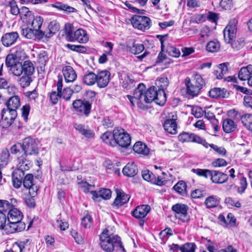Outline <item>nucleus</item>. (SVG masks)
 <instances>
[{
	"label": "nucleus",
	"mask_w": 252,
	"mask_h": 252,
	"mask_svg": "<svg viewBox=\"0 0 252 252\" xmlns=\"http://www.w3.org/2000/svg\"><path fill=\"white\" fill-rule=\"evenodd\" d=\"M74 32L73 27L70 24H66L64 27V33L69 41H73Z\"/></svg>",
	"instance_id": "nucleus-47"
},
{
	"label": "nucleus",
	"mask_w": 252,
	"mask_h": 252,
	"mask_svg": "<svg viewBox=\"0 0 252 252\" xmlns=\"http://www.w3.org/2000/svg\"><path fill=\"white\" fill-rule=\"evenodd\" d=\"M116 197L112 204V207L114 209H118L129 201L130 196L121 189H116Z\"/></svg>",
	"instance_id": "nucleus-13"
},
{
	"label": "nucleus",
	"mask_w": 252,
	"mask_h": 252,
	"mask_svg": "<svg viewBox=\"0 0 252 252\" xmlns=\"http://www.w3.org/2000/svg\"><path fill=\"white\" fill-rule=\"evenodd\" d=\"M122 171L125 176L134 177L138 173V169L134 163H128L123 168Z\"/></svg>",
	"instance_id": "nucleus-22"
},
{
	"label": "nucleus",
	"mask_w": 252,
	"mask_h": 252,
	"mask_svg": "<svg viewBox=\"0 0 252 252\" xmlns=\"http://www.w3.org/2000/svg\"><path fill=\"white\" fill-rule=\"evenodd\" d=\"M27 156L22 155L18 159L17 168L24 171L28 170L32 166L31 161L26 159Z\"/></svg>",
	"instance_id": "nucleus-27"
},
{
	"label": "nucleus",
	"mask_w": 252,
	"mask_h": 252,
	"mask_svg": "<svg viewBox=\"0 0 252 252\" xmlns=\"http://www.w3.org/2000/svg\"><path fill=\"white\" fill-rule=\"evenodd\" d=\"M196 246L193 243H187L181 246V252H195Z\"/></svg>",
	"instance_id": "nucleus-53"
},
{
	"label": "nucleus",
	"mask_w": 252,
	"mask_h": 252,
	"mask_svg": "<svg viewBox=\"0 0 252 252\" xmlns=\"http://www.w3.org/2000/svg\"><path fill=\"white\" fill-rule=\"evenodd\" d=\"M11 209V204L8 201L0 200V212H1L7 216L9 210Z\"/></svg>",
	"instance_id": "nucleus-49"
},
{
	"label": "nucleus",
	"mask_w": 252,
	"mask_h": 252,
	"mask_svg": "<svg viewBox=\"0 0 252 252\" xmlns=\"http://www.w3.org/2000/svg\"><path fill=\"white\" fill-rule=\"evenodd\" d=\"M62 72L67 83L73 82L77 78V74L71 66L67 65L63 67Z\"/></svg>",
	"instance_id": "nucleus-21"
},
{
	"label": "nucleus",
	"mask_w": 252,
	"mask_h": 252,
	"mask_svg": "<svg viewBox=\"0 0 252 252\" xmlns=\"http://www.w3.org/2000/svg\"><path fill=\"white\" fill-rule=\"evenodd\" d=\"M92 198L95 201H100L101 199L108 200L111 197L112 192L110 189L102 188L99 190L91 191Z\"/></svg>",
	"instance_id": "nucleus-16"
},
{
	"label": "nucleus",
	"mask_w": 252,
	"mask_h": 252,
	"mask_svg": "<svg viewBox=\"0 0 252 252\" xmlns=\"http://www.w3.org/2000/svg\"><path fill=\"white\" fill-rule=\"evenodd\" d=\"M151 209V206L149 205H139L135 208L131 214L136 219L141 220L146 217Z\"/></svg>",
	"instance_id": "nucleus-17"
},
{
	"label": "nucleus",
	"mask_w": 252,
	"mask_h": 252,
	"mask_svg": "<svg viewBox=\"0 0 252 252\" xmlns=\"http://www.w3.org/2000/svg\"><path fill=\"white\" fill-rule=\"evenodd\" d=\"M133 150L136 153L143 155H148L149 149L141 141L136 142L133 146Z\"/></svg>",
	"instance_id": "nucleus-28"
},
{
	"label": "nucleus",
	"mask_w": 252,
	"mask_h": 252,
	"mask_svg": "<svg viewBox=\"0 0 252 252\" xmlns=\"http://www.w3.org/2000/svg\"><path fill=\"white\" fill-rule=\"evenodd\" d=\"M19 37L16 32H7L1 37V41L5 47H10L17 41Z\"/></svg>",
	"instance_id": "nucleus-18"
},
{
	"label": "nucleus",
	"mask_w": 252,
	"mask_h": 252,
	"mask_svg": "<svg viewBox=\"0 0 252 252\" xmlns=\"http://www.w3.org/2000/svg\"><path fill=\"white\" fill-rule=\"evenodd\" d=\"M73 91L69 87L65 88L63 90L60 92L61 97L66 101H69L72 95ZM60 93V92H59Z\"/></svg>",
	"instance_id": "nucleus-48"
},
{
	"label": "nucleus",
	"mask_w": 252,
	"mask_h": 252,
	"mask_svg": "<svg viewBox=\"0 0 252 252\" xmlns=\"http://www.w3.org/2000/svg\"><path fill=\"white\" fill-rule=\"evenodd\" d=\"M23 184L24 188L29 189V194L36 195L38 187L33 183V176L32 174H28L24 177Z\"/></svg>",
	"instance_id": "nucleus-15"
},
{
	"label": "nucleus",
	"mask_w": 252,
	"mask_h": 252,
	"mask_svg": "<svg viewBox=\"0 0 252 252\" xmlns=\"http://www.w3.org/2000/svg\"><path fill=\"white\" fill-rule=\"evenodd\" d=\"M72 106L78 114L88 117L91 113L92 104L85 99H76L73 101Z\"/></svg>",
	"instance_id": "nucleus-7"
},
{
	"label": "nucleus",
	"mask_w": 252,
	"mask_h": 252,
	"mask_svg": "<svg viewBox=\"0 0 252 252\" xmlns=\"http://www.w3.org/2000/svg\"><path fill=\"white\" fill-rule=\"evenodd\" d=\"M52 6L60 10H63L66 13H70L72 12H75L77 10L67 4H64L61 2H56L52 4Z\"/></svg>",
	"instance_id": "nucleus-33"
},
{
	"label": "nucleus",
	"mask_w": 252,
	"mask_h": 252,
	"mask_svg": "<svg viewBox=\"0 0 252 252\" xmlns=\"http://www.w3.org/2000/svg\"><path fill=\"white\" fill-rule=\"evenodd\" d=\"M9 70L16 76H20L23 73L22 64L20 63H17L15 66L9 69Z\"/></svg>",
	"instance_id": "nucleus-61"
},
{
	"label": "nucleus",
	"mask_w": 252,
	"mask_h": 252,
	"mask_svg": "<svg viewBox=\"0 0 252 252\" xmlns=\"http://www.w3.org/2000/svg\"><path fill=\"white\" fill-rule=\"evenodd\" d=\"M169 80L165 76H161L158 80L156 81V85L158 86V90L165 91L164 90L167 88L169 85Z\"/></svg>",
	"instance_id": "nucleus-40"
},
{
	"label": "nucleus",
	"mask_w": 252,
	"mask_h": 252,
	"mask_svg": "<svg viewBox=\"0 0 252 252\" xmlns=\"http://www.w3.org/2000/svg\"><path fill=\"white\" fill-rule=\"evenodd\" d=\"M65 46L69 49L78 53H84L87 51L86 48L82 45H76L67 44Z\"/></svg>",
	"instance_id": "nucleus-50"
},
{
	"label": "nucleus",
	"mask_w": 252,
	"mask_h": 252,
	"mask_svg": "<svg viewBox=\"0 0 252 252\" xmlns=\"http://www.w3.org/2000/svg\"><path fill=\"white\" fill-rule=\"evenodd\" d=\"M206 20V14H196L192 18L193 23L200 24Z\"/></svg>",
	"instance_id": "nucleus-62"
},
{
	"label": "nucleus",
	"mask_w": 252,
	"mask_h": 252,
	"mask_svg": "<svg viewBox=\"0 0 252 252\" xmlns=\"http://www.w3.org/2000/svg\"><path fill=\"white\" fill-rule=\"evenodd\" d=\"M166 51L169 56L175 58H178L181 55L180 50L172 46H168Z\"/></svg>",
	"instance_id": "nucleus-55"
},
{
	"label": "nucleus",
	"mask_w": 252,
	"mask_h": 252,
	"mask_svg": "<svg viewBox=\"0 0 252 252\" xmlns=\"http://www.w3.org/2000/svg\"><path fill=\"white\" fill-rule=\"evenodd\" d=\"M31 110V106L29 104H26L24 105L21 108L22 117L24 119L25 123H27L28 120V116L29 115L30 111Z\"/></svg>",
	"instance_id": "nucleus-57"
},
{
	"label": "nucleus",
	"mask_w": 252,
	"mask_h": 252,
	"mask_svg": "<svg viewBox=\"0 0 252 252\" xmlns=\"http://www.w3.org/2000/svg\"><path fill=\"white\" fill-rule=\"evenodd\" d=\"M219 202V200L215 196H211L206 199L205 204L207 208H212L216 207Z\"/></svg>",
	"instance_id": "nucleus-46"
},
{
	"label": "nucleus",
	"mask_w": 252,
	"mask_h": 252,
	"mask_svg": "<svg viewBox=\"0 0 252 252\" xmlns=\"http://www.w3.org/2000/svg\"><path fill=\"white\" fill-rule=\"evenodd\" d=\"M10 152L12 154H14L17 156V160L19 159V158H21L24 153L23 144L21 143L14 144L11 147Z\"/></svg>",
	"instance_id": "nucleus-37"
},
{
	"label": "nucleus",
	"mask_w": 252,
	"mask_h": 252,
	"mask_svg": "<svg viewBox=\"0 0 252 252\" xmlns=\"http://www.w3.org/2000/svg\"><path fill=\"white\" fill-rule=\"evenodd\" d=\"M1 120L0 121L2 128H7L14 123L17 116V111L8 110L3 108L1 113Z\"/></svg>",
	"instance_id": "nucleus-11"
},
{
	"label": "nucleus",
	"mask_w": 252,
	"mask_h": 252,
	"mask_svg": "<svg viewBox=\"0 0 252 252\" xmlns=\"http://www.w3.org/2000/svg\"><path fill=\"white\" fill-rule=\"evenodd\" d=\"M110 73L107 70H102L96 74V83L100 88L106 87L110 81Z\"/></svg>",
	"instance_id": "nucleus-19"
},
{
	"label": "nucleus",
	"mask_w": 252,
	"mask_h": 252,
	"mask_svg": "<svg viewBox=\"0 0 252 252\" xmlns=\"http://www.w3.org/2000/svg\"><path fill=\"white\" fill-rule=\"evenodd\" d=\"M241 121L245 126L252 131V114H246L241 116Z\"/></svg>",
	"instance_id": "nucleus-39"
},
{
	"label": "nucleus",
	"mask_w": 252,
	"mask_h": 252,
	"mask_svg": "<svg viewBox=\"0 0 252 252\" xmlns=\"http://www.w3.org/2000/svg\"><path fill=\"white\" fill-rule=\"evenodd\" d=\"M6 109L17 111V109L20 106V99L19 96L18 95L11 96L6 102Z\"/></svg>",
	"instance_id": "nucleus-25"
},
{
	"label": "nucleus",
	"mask_w": 252,
	"mask_h": 252,
	"mask_svg": "<svg viewBox=\"0 0 252 252\" xmlns=\"http://www.w3.org/2000/svg\"><path fill=\"white\" fill-rule=\"evenodd\" d=\"M185 84L187 97L192 98L198 95L201 89L205 85V82L200 74H196L191 79L189 77L186 78Z\"/></svg>",
	"instance_id": "nucleus-5"
},
{
	"label": "nucleus",
	"mask_w": 252,
	"mask_h": 252,
	"mask_svg": "<svg viewBox=\"0 0 252 252\" xmlns=\"http://www.w3.org/2000/svg\"><path fill=\"white\" fill-rule=\"evenodd\" d=\"M74 127L82 135L87 139H94L95 137L94 131L91 129L89 126L82 124H75Z\"/></svg>",
	"instance_id": "nucleus-20"
},
{
	"label": "nucleus",
	"mask_w": 252,
	"mask_h": 252,
	"mask_svg": "<svg viewBox=\"0 0 252 252\" xmlns=\"http://www.w3.org/2000/svg\"><path fill=\"white\" fill-rule=\"evenodd\" d=\"M7 225L11 233L21 232L25 230L26 223L23 221L24 215L21 211L16 208H11L7 213Z\"/></svg>",
	"instance_id": "nucleus-4"
},
{
	"label": "nucleus",
	"mask_w": 252,
	"mask_h": 252,
	"mask_svg": "<svg viewBox=\"0 0 252 252\" xmlns=\"http://www.w3.org/2000/svg\"><path fill=\"white\" fill-rule=\"evenodd\" d=\"M173 189L179 194L184 196H187V185L184 181H180L176 184Z\"/></svg>",
	"instance_id": "nucleus-34"
},
{
	"label": "nucleus",
	"mask_w": 252,
	"mask_h": 252,
	"mask_svg": "<svg viewBox=\"0 0 252 252\" xmlns=\"http://www.w3.org/2000/svg\"><path fill=\"white\" fill-rule=\"evenodd\" d=\"M73 41L77 40L80 43H86L89 40V37L86 32L83 29L77 30L73 34Z\"/></svg>",
	"instance_id": "nucleus-26"
},
{
	"label": "nucleus",
	"mask_w": 252,
	"mask_h": 252,
	"mask_svg": "<svg viewBox=\"0 0 252 252\" xmlns=\"http://www.w3.org/2000/svg\"><path fill=\"white\" fill-rule=\"evenodd\" d=\"M205 116L211 121L215 132H217L219 129V120L216 119L214 114L210 112H205Z\"/></svg>",
	"instance_id": "nucleus-41"
},
{
	"label": "nucleus",
	"mask_w": 252,
	"mask_h": 252,
	"mask_svg": "<svg viewBox=\"0 0 252 252\" xmlns=\"http://www.w3.org/2000/svg\"><path fill=\"white\" fill-rule=\"evenodd\" d=\"M141 175L145 181L151 182L152 184L153 182H155V175L148 169L142 170Z\"/></svg>",
	"instance_id": "nucleus-43"
},
{
	"label": "nucleus",
	"mask_w": 252,
	"mask_h": 252,
	"mask_svg": "<svg viewBox=\"0 0 252 252\" xmlns=\"http://www.w3.org/2000/svg\"><path fill=\"white\" fill-rule=\"evenodd\" d=\"M206 20L207 19L212 23L216 24L219 19V16L215 12L209 11L206 13Z\"/></svg>",
	"instance_id": "nucleus-63"
},
{
	"label": "nucleus",
	"mask_w": 252,
	"mask_h": 252,
	"mask_svg": "<svg viewBox=\"0 0 252 252\" xmlns=\"http://www.w3.org/2000/svg\"><path fill=\"white\" fill-rule=\"evenodd\" d=\"M19 62L17 61V57L14 54H9L7 56L5 59V64L6 66L10 69L12 66L17 64V63Z\"/></svg>",
	"instance_id": "nucleus-44"
},
{
	"label": "nucleus",
	"mask_w": 252,
	"mask_h": 252,
	"mask_svg": "<svg viewBox=\"0 0 252 252\" xmlns=\"http://www.w3.org/2000/svg\"><path fill=\"white\" fill-rule=\"evenodd\" d=\"M144 50V46L142 44H134L132 47H129V51L133 54H138Z\"/></svg>",
	"instance_id": "nucleus-59"
},
{
	"label": "nucleus",
	"mask_w": 252,
	"mask_h": 252,
	"mask_svg": "<svg viewBox=\"0 0 252 252\" xmlns=\"http://www.w3.org/2000/svg\"><path fill=\"white\" fill-rule=\"evenodd\" d=\"M60 29L59 24L55 20L50 22L46 31V37L49 38L58 32Z\"/></svg>",
	"instance_id": "nucleus-30"
},
{
	"label": "nucleus",
	"mask_w": 252,
	"mask_h": 252,
	"mask_svg": "<svg viewBox=\"0 0 252 252\" xmlns=\"http://www.w3.org/2000/svg\"><path fill=\"white\" fill-rule=\"evenodd\" d=\"M99 245L106 252H126L120 236L111 233L107 229H104L99 235Z\"/></svg>",
	"instance_id": "nucleus-2"
},
{
	"label": "nucleus",
	"mask_w": 252,
	"mask_h": 252,
	"mask_svg": "<svg viewBox=\"0 0 252 252\" xmlns=\"http://www.w3.org/2000/svg\"><path fill=\"white\" fill-rule=\"evenodd\" d=\"M189 207L187 205L177 203L172 206V210L174 212L175 217L183 222L189 220L188 216Z\"/></svg>",
	"instance_id": "nucleus-12"
},
{
	"label": "nucleus",
	"mask_w": 252,
	"mask_h": 252,
	"mask_svg": "<svg viewBox=\"0 0 252 252\" xmlns=\"http://www.w3.org/2000/svg\"><path fill=\"white\" fill-rule=\"evenodd\" d=\"M23 73L24 75L32 76L35 71L33 63L29 60L26 61L22 64Z\"/></svg>",
	"instance_id": "nucleus-32"
},
{
	"label": "nucleus",
	"mask_w": 252,
	"mask_h": 252,
	"mask_svg": "<svg viewBox=\"0 0 252 252\" xmlns=\"http://www.w3.org/2000/svg\"><path fill=\"white\" fill-rule=\"evenodd\" d=\"M198 135L190 132H183L178 136V139L180 141L184 142H194L196 143Z\"/></svg>",
	"instance_id": "nucleus-23"
},
{
	"label": "nucleus",
	"mask_w": 252,
	"mask_h": 252,
	"mask_svg": "<svg viewBox=\"0 0 252 252\" xmlns=\"http://www.w3.org/2000/svg\"><path fill=\"white\" fill-rule=\"evenodd\" d=\"M126 96L130 101L132 106H134L135 101H136L138 108L142 110H145L147 108V106L143 103V101H141L140 99L137 98L135 97L134 92H133V96L127 95Z\"/></svg>",
	"instance_id": "nucleus-38"
},
{
	"label": "nucleus",
	"mask_w": 252,
	"mask_h": 252,
	"mask_svg": "<svg viewBox=\"0 0 252 252\" xmlns=\"http://www.w3.org/2000/svg\"><path fill=\"white\" fill-rule=\"evenodd\" d=\"M145 86L143 83L139 84L134 90L135 97L143 101V103H150L154 101L156 104L163 106L166 101L165 91L158 90L155 86L150 87L145 92Z\"/></svg>",
	"instance_id": "nucleus-1"
},
{
	"label": "nucleus",
	"mask_w": 252,
	"mask_h": 252,
	"mask_svg": "<svg viewBox=\"0 0 252 252\" xmlns=\"http://www.w3.org/2000/svg\"><path fill=\"white\" fill-rule=\"evenodd\" d=\"M8 5L10 7V12L13 15H17L20 12L19 8L14 0H8Z\"/></svg>",
	"instance_id": "nucleus-52"
},
{
	"label": "nucleus",
	"mask_w": 252,
	"mask_h": 252,
	"mask_svg": "<svg viewBox=\"0 0 252 252\" xmlns=\"http://www.w3.org/2000/svg\"><path fill=\"white\" fill-rule=\"evenodd\" d=\"M96 75L92 71L86 72L83 78V82L87 85H93L96 82Z\"/></svg>",
	"instance_id": "nucleus-31"
},
{
	"label": "nucleus",
	"mask_w": 252,
	"mask_h": 252,
	"mask_svg": "<svg viewBox=\"0 0 252 252\" xmlns=\"http://www.w3.org/2000/svg\"><path fill=\"white\" fill-rule=\"evenodd\" d=\"M24 153L23 155L36 156L39 153L38 141L31 137L25 138L22 143Z\"/></svg>",
	"instance_id": "nucleus-6"
},
{
	"label": "nucleus",
	"mask_w": 252,
	"mask_h": 252,
	"mask_svg": "<svg viewBox=\"0 0 252 252\" xmlns=\"http://www.w3.org/2000/svg\"><path fill=\"white\" fill-rule=\"evenodd\" d=\"M43 22V18L40 16L35 17L32 23V29H40Z\"/></svg>",
	"instance_id": "nucleus-60"
},
{
	"label": "nucleus",
	"mask_w": 252,
	"mask_h": 252,
	"mask_svg": "<svg viewBox=\"0 0 252 252\" xmlns=\"http://www.w3.org/2000/svg\"><path fill=\"white\" fill-rule=\"evenodd\" d=\"M173 235V230L170 227H166L159 234V237L162 240H166L169 236Z\"/></svg>",
	"instance_id": "nucleus-56"
},
{
	"label": "nucleus",
	"mask_w": 252,
	"mask_h": 252,
	"mask_svg": "<svg viewBox=\"0 0 252 252\" xmlns=\"http://www.w3.org/2000/svg\"><path fill=\"white\" fill-rule=\"evenodd\" d=\"M116 145L121 147H127L131 143L130 135L123 128H115Z\"/></svg>",
	"instance_id": "nucleus-9"
},
{
	"label": "nucleus",
	"mask_w": 252,
	"mask_h": 252,
	"mask_svg": "<svg viewBox=\"0 0 252 252\" xmlns=\"http://www.w3.org/2000/svg\"><path fill=\"white\" fill-rule=\"evenodd\" d=\"M220 47V43L218 41H211L209 42L206 45V49L210 52H215L217 51Z\"/></svg>",
	"instance_id": "nucleus-51"
},
{
	"label": "nucleus",
	"mask_w": 252,
	"mask_h": 252,
	"mask_svg": "<svg viewBox=\"0 0 252 252\" xmlns=\"http://www.w3.org/2000/svg\"><path fill=\"white\" fill-rule=\"evenodd\" d=\"M237 23L238 20L236 18L231 19L223 31L224 41L226 43L231 44L232 48L236 50L242 48L245 45L243 38L233 40L236 36Z\"/></svg>",
	"instance_id": "nucleus-3"
},
{
	"label": "nucleus",
	"mask_w": 252,
	"mask_h": 252,
	"mask_svg": "<svg viewBox=\"0 0 252 252\" xmlns=\"http://www.w3.org/2000/svg\"><path fill=\"white\" fill-rule=\"evenodd\" d=\"M59 98H61L60 93L58 91H52L50 93V100L53 105L58 103Z\"/></svg>",
	"instance_id": "nucleus-64"
},
{
	"label": "nucleus",
	"mask_w": 252,
	"mask_h": 252,
	"mask_svg": "<svg viewBox=\"0 0 252 252\" xmlns=\"http://www.w3.org/2000/svg\"><path fill=\"white\" fill-rule=\"evenodd\" d=\"M92 218L89 215H86L81 220V225L86 228H90L92 225Z\"/></svg>",
	"instance_id": "nucleus-58"
},
{
	"label": "nucleus",
	"mask_w": 252,
	"mask_h": 252,
	"mask_svg": "<svg viewBox=\"0 0 252 252\" xmlns=\"http://www.w3.org/2000/svg\"><path fill=\"white\" fill-rule=\"evenodd\" d=\"M163 126L165 131L171 134H175L177 132V124L175 119L166 120Z\"/></svg>",
	"instance_id": "nucleus-29"
},
{
	"label": "nucleus",
	"mask_w": 252,
	"mask_h": 252,
	"mask_svg": "<svg viewBox=\"0 0 252 252\" xmlns=\"http://www.w3.org/2000/svg\"><path fill=\"white\" fill-rule=\"evenodd\" d=\"M222 128L224 132L230 133L234 131L236 126L233 121L227 119L223 121Z\"/></svg>",
	"instance_id": "nucleus-36"
},
{
	"label": "nucleus",
	"mask_w": 252,
	"mask_h": 252,
	"mask_svg": "<svg viewBox=\"0 0 252 252\" xmlns=\"http://www.w3.org/2000/svg\"><path fill=\"white\" fill-rule=\"evenodd\" d=\"M118 76L120 83L123 88L129 90L134 86V80L127 69L120 70L118 72Z\"/></svg>",
	"instance_id": "nucleus-8"
},
{
	"label": "nucleus",
	"mask_w": 252,
	"mask_h": 252,
	"mask_svg": "<svg viewBox=\"0 0 252 252\" xmlns=\"http://www.w3.org/2000/svg\"><path fill=\"white\" fill-rule=\"evenodd\" d=\"M47 32H43L40 29H32L31 28H26L22 30V34L24 37L28 39H32L34 40H39L43 38L44 36L46 37Z\"/></svg>",
	"instance_id": "nucleus-14"
},
{
	"label": "nucleus",
	"mask_w": 252,
	"mask_h": 252,
	"mask_svg": "<svg viewBox=\"0 0 252 252\" xmlns=\"http://www.w3.org/2000/svg\"><path fill=\"white\" fill-rule=\"evenodd\" d=\"M191 171L199 176H203L207 178L211 173V170L209 169H202L200 168L192 169Z\"/></svg>",
	"instance_id": "nucleus-54"
},
{
	"label": "nucleus",
	"mask_w": 252,
	"mask_h": 252,
	"mask_svg": "<svg viewBox=\"0 0 252 252\" xmlns=\"http://www.w3.org/2000/svg\"><path fill=\"white\" fill-rule=\"evenodd\" d=\"M9 156V151L7 149L2 150L0 154V165H6L8 162Z\"/></svg>",
	"instance_id": "nucleus-45"
},
{
	"label": "nucleus",
	"mask_w": 252,
	"mask_h": 252,
	"mask_svg": "<svg viewBox=\"0 0 252 252\" xmlns=\"http://www.w3.org/2000/svg\"><path fill=\"white\" fill-rule=\"evenodd\" d=\"M100 138L105 143L112 146H115V128L112 133L109 131L104 132L102 134Z\"/></svg>",
	"instance_id": "nucleus-24"
},
{
	"label": "nucleus",
	"mask_w": 252,
	"mask_h": 252,
	"mask_svg": "<svg viewBox=\"0 0 252 252\" xmlns=\"http://www.w3.org/2000/svg\"><path fill=\"white\" fill-rule=\"evenodd\" d=\"M236 222V220L232 213H229L226 219L221 215V222H223L226 227H234Z\"/></svg>",
	"instance_id": "nucleus-35"
},
{
	"label": "nucleus",
	"mask_w": 252,
	"mask_h": 252,
	"mask_svg": "<svg viewBox=\"0 0 252 252\" xmlns=\"http://www.w3.org/2000/svg\"><path fill=\"white\" fill-rule=\"evenodd\" d=\"M32 81V76L24 74L18 80L19 85L23 88L29 86Z\"/></svg>",
	"instance_id": "nucleus-42"
},
{
	"label": "nucleus",
	"mask_w": 252,
	"mask_h": 252,
	"mask_svg": "<svg viewBox=\"0 0 252 252\" xmlns=\"http://www.w3.org/2000/svg\"><path fill=\"white\" fill-rule=\"evenodd\" d=\"M131 23L134 28L143 31L149 29L151 26V20L150 18L143 16H133Z\"/></svg>",
	"instance_id": "nucleus-10"
}]
</instances>
